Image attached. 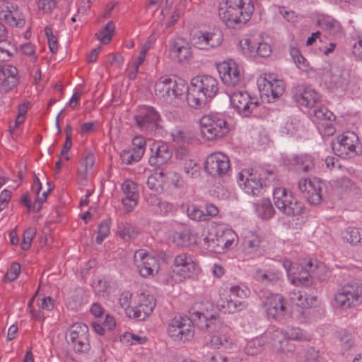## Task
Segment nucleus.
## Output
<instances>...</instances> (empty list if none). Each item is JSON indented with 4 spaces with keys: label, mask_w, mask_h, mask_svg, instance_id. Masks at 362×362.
Returning a JSON list of instances; mask_svg holds the SVG:
<instances>
[{
    "label": "nucleus",
    "mask_w": 362,
    "mask_h": 362,
    "mask_svg": "<svg viewBox=\"0 0 362 362\" xmlns=\"http://www.w3.org/2000/svg\"><path fill=\"white\" fill-rule=\"evenodd\" d=\"M218 81L211 76L201 75L194 77L186 91L188 105L194 109L202 108L218 93Z\"/></svg>",
    "instance_id": "obj_1"
},
{
    "label": "nucleus",
    "mask_w": 362,
    "mask_h": 362,
    "mask_svg": "<svg viewBox=\"0 0 362 362\" xmlns=\"http://www.w3.org/2000/svg\"><path fill=\"white\" fill-rule=\"evenodd\" d=\"M253 12L252 0H224L218 6L219 18L230 28H237L245 24Z\"/></svg>",
    "instance_id": "obj_2"
},
{
    "label": "nucleus",
    "mask_w": 362,
    "mask_h": 362,
    "mask_svg": "<svg viewBox=\"0 0 362 362\" xmlns=\"http://www.w3.org/2000/svg\"><path fill=\"white\" fill-rule=\"evenodd\" d=\"M187 90L184 80L168 76H161L154 85L156 95L173 105L179 104Z\"/></svg>",
    "instance_id": "obj_3"
},
{
    "label": "nucleus",
    "mask_w": 362,
    "mask_h": 362,
    "mask_svg": "<svg viewBox=\"0 0 362 362\" xmlns=\"http://www.w3.org/2000/svg\"><path fill=\"white\" fill-rule=\"evenodd\" d=\"M273 173L263 169H244L238 174V182L244 192L252 197L260 196L263 194L267 185V175Z\"/></svg>",
    "instance_id": "obj_4"
},
{
    "label": "nucleus",
    "mask_w": 362,
    "mask_h": 362,
    "mask_svg": "<svg viewBox=\"0 0 362 362\" xmlns=\"http://www.w3.org/2000/svg\"><path fill=\"white\" fill-rule=\"evenodd\" d=\"M331 145L334 153L341 158H354L362 155V143L358 135L351 131L339 135Z\"/></svg>",
    "instance_id": "obj_5"
},
{
    "label": "nucleus",
    "mask_w": 362,
    "mask_h": 362,
    "mask_svg": "<svg viewBox=\"0 0 362 362\" xmlns=\"http://www.w3.org/2000/svg\"><path fill=\"white\" fill-rule=\"evenodd\" d=\"M334 301L337 307L344 310L362 305V284L357 281L346 283L338 289Z\"/></svg>",
    "instance_id": "obj_6"
},
{
    "label": "nucleus",
    "mask_w": 362,
    "mask_h": 362,
    "mask_svg": "<svg viewBox=\"0 0 362 362\" xmlns=\"http://www.w3.org/2000/svg\"><path fill=\"white\" fill-rule=\"evenodd\" d=\"M201 134L206 139L212 141L224 136L228 132L226 119L218 114L203 116L200 119Z\"/></svg>",
    "instance_id": "obj_7"
},
{
    "label": "nucleus",
    "mask_w": 362,
    "mask_h": 362,
    "mask_svg": "<svg viewBox=\"0 0 362 362\" xmlns=\"http://www.w3.org/2000/svg\"><path fill=\"white\" fill-rule=\"evenodd\" d=\"M274 202L276 208L288 216H297L305 210L304 204L298 202L285 188H276L273 192Z\"/></svg>",
    "instance_id": "obj_8"
},
{
    "label": "nucleus",
    "mask_w": 362,
    "mask_h": 362,
    "mask_svg": "<svg viewBox=\"0 0 362 362\" xmlns=\"http://www.w3.org/2000/svg\"><path fill=\"white\" fill-rule=\"evenodd\" d=\"M194 324L192 316H175L168 325V334L174 341H190L194 335Z\"/></svg>",
    "instance_id": "obj_9"
},
{
    "label": "nucleus",
    "mask_w": 362,
    "mask_h": 362,
    "mask_svg": "<svg viewBox=\"0 0 362 362\" xmlns=\"http://www.w3.org/2000/svg\"><path fill=\"white\" fill-rule=\"evenodd\" d=\"M196 305H202L199 310L192 313V317L195 325L203 331L214 332H217L220 327V322L217 320V315L213 312L214 304L209 301L202 302Z\"/></svg>",
    "instance_id": "obj_10"
},
{
    "label": "nucleus",
    "mask_w": 362,
    "mask_h": 362,
    "mask_svg": "<svg viewBox=\"0 0 362 362\" xmlns=\"http://www.w3.org/2000/svg\"><path fill=\"white\" fill-rule=\"evenodd\" d=\"M230 101L236 112L245 117L256 115L261 105L257 99L251 98L247 92L241 90L233 92L230 95Z\"/></svg>",
    "instance_id": "obj_11"
},
{
    "label": "nucleus",
    "mask_w": 362,
    "mask_h": 362,
    "mask_svg": "<svg viewBox=\"0 0 362 362\" xmlns=\"http://www.w3.org/2000/svg\"><path fill=\"white\" fill-rule=\"evenodd\" d=\"M66 339L76 353H86L90 349L89 329L83 323H76L69 329Z\"/></svg>",
    "instance_id": "obj_12"
},
{
    "label": "nucleus",
    "mask_w": 362,
    "mask_h": 362,
    "mask_svg": "<svg viewBox=\"0 0 362 362\" xmlns=\"http://www.w3.org/2000/svg\"><path fill=\"white\" fill-rule=\"evenodd\" d=\"M267 345L273 352L287 358L291 357L293 354V346L286 340L283 329H276L272 332L267 331L264 334Z\"/></svg>",
    "instance_id": "obj_13"
},
{
    "label": "nucleus",
    "mask_w": 362,
    "mask_h": 362,
    "mask_svg": "<svg viewBox=\"0 0 362 362\" xmlns=\"http://www.w3.org/2000/svg\"><path fill=\"white\" fill-rule=\"evenodd\" d=\"M134 118L137 127L146 132H152L157 129L161 119L159 112L151 106L139 107Z\"/></svg>",
    "instance_id": "obj_14"
},
{
    "label": "nucleus",
    "mask_w": 362,
    "mask_h": 362,
    "mask_svg": "<svg viewBox=\"0 0 362 362\" xmlns=\"http://www.w3.org/2000/svg\"><path fill=\"white\" fill-rule=\"evenodd\" d=\"M134 261L138 272L143 277L153 276L158 271V259L144 250H139L134 253Z\"/></svg>",
    "instance_id": "obj_15"
},
{
    "label": "nucleus",
    "mask_w": 362,
    "mask_h": 362,
    "mask_svg": "<svg viewBox=\"0 0 362 362\" xmlns=\"http://www.w3.org/2000/svg\"><path fill=\"white\" fill-rule=\"evenodd\" d=\"M204 169L213 177H221L230 169L229 158L221 153H211L206 159Z\"/></svg>",
    "instance_id": "obj_16"
},
{
    "label": "nucleus",
    "mask_w": 362,
    "mask_h": 362,
    "mask_svg": "<svg viewBox=\"0 0 362 362\" xmlns=\"http://www.w3.org/2000/svg\"><path fill=\"white\" fill-rule=\"evenodd\" d=\"M197 267V263L191 255L182 252L175 257L173 272L182 280L190 277L195 273Z\"/></svg>",
    "instance_id": "obj_17"
},
{
    "label": "nucleus",
    "mask_w": 362,
    "mask_h": 362,
    "mask_svg": "<svg viewBox=\"0 0 362 362\" xmlns=\"http://www.w3.org/2000/svg\"><path fill=\"white\" fill-rule=\"evenodd\" d=\"M218 72L223 83L228 86H236L240 79V69L232 59H228L216 65Z\"/></svg>",
    "instance_id": "obj_18"
},
{
    "label": "nucleus",
    "mask_w": 362,
    "mask_h": 362,
    "mask_svg": "<svg viewBox=\"0 0 362 362\" xmlns=\"http://www.w3.org/2000/svg\"><path fill=\"white\" fill-rule=\"evenodd\" d=\"M156 306V299L153 295L141 293L138 296V303L131 311L129 316L138 320H144L153 312Z\"/></svg>",
    "instance_id": "obj_19"
},
{
    "label": "nucleus",
    "mask_w": 362,
    "mask_h": 362,
    "mask_svg": "<svg viewBox=\"0 0 362 362\" xmlns=\"http://www.w3.org/2000/svg\"><path fill=\"white\" fill-rule=\"evenodd\" d=\"M284 299L279 294L270 293L263 300L265 313L269 318L280 320L286 314Z\"/></svg>",
    "instance_id": "obj_20"
},
{
    "label": "nucleus",
    "mask_w": 362,
    "mask_h": 362,
    "mask_svg": "<svg viewBox=\"0 0 362 362\" xmlns=\"http://www.w3.org/2000/svg\"><path fill=\"white\" fill-rule=\"evenodd\" d=\"M148 163L151 166H160L168 163L173 156V151L168 144L161 141L153 142L150 146Z\"/></svg>",
    "instance_id": "obj_21"
},
{
    "label": "nucleus",
    "mask_w": 362,
    "mask_h": 362,
    "mask_svg": "<svg viewBox=\"0 0 362 362\" xmlns=\"http://www.w3.org/2000/svg\"><path fill=\"white\" fill-rule=\"evenodd\" d=\"M19 76L18 69L11 64L0 65V89L8 92L18 86Z\"/></svg>",
    "instance_id": "obj_22"
},
{
    "label": "nucleus",
    "mask_w": 362,
    "mask_h": 362,
    "mask_svg": "<svg viewBox=\"0 0 362 362\" xmlns=\"http://www.w3.org/2000/svg\"><path fill=\"white\" fill-rule=\"evenodd\" d=\"M192 42L197 49L208 50L219 46L222 42V39L219 33L205 32L194 35Z\"/></svg>",
    "instance_id": "obj_23"
},
{
    "label": "nucleus",
    "mask_w": 362,
    "mask_h": 362,
    "mask_svg": "<svg viewBox=\"0 0 362 362\" xmlns=\"http://www.w3.org/2000/svg\"><path fill=\"white\" fill-rule=\"evenodd\" d=\"M243 52L250 56L260 57H269L272 52L271 47L265 42H258L250 38H245L240 42Z\"/></svg>",
    "instance_id": "obj_24"
},
{
    "label": "nucleus",
    "mask_w": 362,
    "mask_h": 362,
    "mask_svg": "<svg viewBox=\"0 0 362 362\" xmlns=\"http://www.w3.org/2000/svg\"><path fill=\"white\" fill-rule=\"evenodd\" d=\"M285 90V83L283 81L275 78L274 76L269 74L263 80L262 91L268 98L270 102V97L272 100L279 98Z\"/></svg>",
    "instance_id": "obj_25"
},
{
    "label": "nucleus",
    "mask_w": 362,
    "mask_h": 362,
    "mask_svg": "<svg viewBox=\"0 0 362 362\" xmlns=\"http://www.w3.org/2000/svg\"><path fill=\"white\" fill-rule=\"evenodd\" d=\"M170 55L180 63L187 61L192 56L191 48L182 38H177L170 42Z\"/></svg>",
    "instance_id": "obj_26"
},
{
    "label": "nucleus",
    "mask_w": 362,
    "mask_h": 362,
    "mask_svg": "<svg viewBox=\"0 0 362 362\" xmlns=\"http://www.w3.org/2000/svg\"><path fill=\"white\" fill-rule=\"evenodd\" d=\"M293 97L301 106L314 107L317 101V93L310 87L298 86Z\"/></svg>",
    "instance_id": "obj_27"
},
{
    "label": "nucleus",
    "mask_w": 362,
    "mask_h": 362,
    "mask_svg": "<svg viewBox=\"0 0 362 362\" xmlns=\"http://www.w3.org/2000/svg\"><path fill=\"white\" fill-rule=\"evenodd\" d=\"M306 267H309V270L308 269L302 268L300 271L298 273L288 274V279L291 283L296 286H308L311 284V276L310 272L315 271L317 268V266L313 269V264L311 262H308L306 263Z\"/></svg>",
    "instance_id": "obj_28"
},
{
    "label": "nucleus",
    "mask_w": 362,
    "mask_h": 362,
    "mask_svg": "<svg viewBox=\"0 0 362 362\" xmlns=\"http://www.w3.org/2000/svg\"><path fill=\"white\" fill-rule=\"evenodd\" d=\"M217 306L223 313H234L243 310L246 304L244 300L235 299L229 295L225 299L221 298L217 303Z\"/></svg>",
    "instance_id": "obj_29"
},
{
    "label": "nucleus",
    "mask_w": 362,
    "mask_h": 362,
    "mask_svg": "<svg viewBox=\"0 0 362 362\" xmlns=\"http://www.w3.org/2000/svg\"><path fill=\"white\" fill-rule=\"evenodd\" d=\"M283 331L286 338L293 341H310L313 338L310 333L298 327L287 326Z\"/></svg>",
    "instance_id": "obj_30"
},
{
    "label": "nucleus",
    "mask_w": 362,
    "mask_h": 362,
    "mask_svg": "<svg viewBox=\"0 0 362 362\" xmlns=\"http://www.w3.org/2000/svg\"><path fill=\"white\" fill-rule=\"evenodd\" d=\"M256 214L263 220H268L273 217L275 210L269 199L263 198L254 204Z\"/></svg>",
    "instance_id": "obj_31"
},
{
    "label": "nucleus",
    "mask_w": 362,
    "mask_h": 362,
    "mask_svg": "<svg viewBox=\"0 0 362 362\" xmlns=\"http://www.w3.org/2000/svg\"><path fill=\"white\" fill-rule=\"evenodd\" d=\"M234 233L230 230H217L215 233L216 245L218 246L220 252L231 247L233 243Z\"/></svg>",
    "instance_id": "obj_32"
},
{
    "label": "nucleus",
    "mask_w": 362,
    "mask_h": 362,
    "mask_svg": "<svg viewBox=\"0 0 362 362\" xmlns=\"http://www.w3.org/2000/svg\"><path fill=\"white\" fill-rule=\"evenodd\" d=\"M296 168V170L303 173H309L314 169V162L309 155L293 156L290 160Z\"/></svg>",
    "instance_id": "obj_33"
},
{
    "label": "nucleus",
    "mask_w": 362,
    "mask_h": 362,
    "mask_svg": "<svg viewBox=\"0 0 362 362\" xmlns=\"http://www.w3.org/2000/svg\"><path fill=\"white\" fill-rule=\"evenodd\" d=\"M211 344L214 348L218 349H232L234 346L233 339L228 334L223 332L218 334L213 335L211 338Z\"/></svg>",
    "instance_id": "obj_34"
},
{
    "label": "nucleus",
    "mask_w": 362,
    "mask_h": 362,
    "mask_svg": "<svg viewBox=\"0 0 362 362\" xmlns=\"http://www.w3.org/2000/svg\"><path fill=\"white\" fill-rule=\"evenodd\" d=\"M323 184L314 180L310 187H308V192L304 196L308 202L311 204H318L322 201V191Z\"/></svg>",
    "instance_id": "obj_35"
},
{
    "label": "nucleus",
    "mask_w": 362,
    "mask_h": 362,
    "mask_svg": "<svg viewBox=\"0 0 362 362\" xmlns=\"http://www.w3.org/2000/svg\"><path fill=\"white\" fill-rule=\"evenodd\" d=\"M260 238L253 231L247 230L244 233L243 247L247 253L257 251L259 247Z\"/></svg>",
    "instance_id": "obj_36"
},
{
    "label": "nucleus",
    "mask_w": 362,
    "mask_h": 362,
    "mask_svg": "<svg viewBox=\"0 0 362 362\" xmlns=\"http://www.w3.org/2000/svg\"><path fill=\"white\" fill-rule=\"evenodd\" d=\"M348 74L338 68L332 69L329 74V83L336 88H343L348 83Z\"/></svg>",
    "instance_id": "obj_37"
},
{
    "label": "nucleus",
    "mask_w": 362,
    "mask_h": 362,
    "mask_svg": "<svg viewBox=\"0 0 362 362\" xmlns=\"http://www.w3.org/2000/svg\"><path fill=\"white\" fill-rule=\"evenodd\" d=\"M312 115L317 125L327 120L334 121V115L326 107L323 105L314 106Z\"/></svg>",
    "instance_id": "obj_38"
},
{
    "label": "nucleus",
    "mask_w": 362,
    "mask_h": 362,
    "mask_svg": "<svg viewBox=\"0 0 362 362\" xmlns=\"http://www.w3.org/2000/svg\"><path fill=\"white\" fill-rule=\"evenodd\" d=\"M117 231L119 237L125 241L135 239L139 235L138 229L127 222L120 223Z\"/></svg>",
    "instance_id": "obj_39"
},
{
    "label": "nucleus",
    "mask_w": 362,
    "mask_h": 362,
    "mask_svg": "<svg viewBox=\"0 0 362 362\" xmlns=\"http://www.w3.org/2000/svg\"><path fill=\"white\" fill-rule=\"evenodd\" d=\"M267 339L264 334L249 341L245 346V352L248 355L254 356L260 353L266 345Z\"/></svg>",
    "instance_id": "obj_40"
},
{
    "label": "nucleus",
    "mask_w": 362,
    "mask_h": 362,
    "mask_svg": "<svg viewBox=\"0 0 362 362\" xmlns=\"http://www.w3.org/2000/svg\"><path fill=\"white\" fill-rule=\"evenodd\" d=\"M343 238L353 245L362 244V229L349 227L343 233Z\"/></svg>",
    "instance_id": "obj_41"
},
{
    "label": "nucleus",
    "mask_w": 362,
    "mask_h": 362,
    "mask_svg": "<svg viewBox=\"0 0 362 362\" xmlns=\"http://www.w3.org/2000/svg\"><path fill=\"white\" fill-rule=\"evenodd\" d=\"M255 278L264 284H269L279 281L280 274L279 272H274L272 271L263 272L259 269L255 272Z\"/></svg>",
    "instance_id": "obj_42"
},
{
    "label": "nucleus",
    "mask_w": 362,
    "mask_h": 362,
    "mask_svg": "<svg viewBox=\"0 0 362 362\" xmlns=\"http://www.w3.org/2000/svg\"><path fill=\"white\" fill-rule=\"evenodd\" d=\"M181 165L184 172L188 177H196L199 175L200 167L197 163L191 158L183 160V161L181 162Z\"/></svg>",
    "instance_id": "obj_43"
},
{
    "label": "nucleus",
    "mask_w": 362,
    "mask_h": 362,
    "mask_svg": "<svg viewBox=\"0 0 362 362\" xmlns=\"http://www.w3.org/2000/svg\"><path fill=\"white\" fill-rule=\"evenodd\" d=\"M173 243L179 247H187L190 245V232L182 230L175 232L172 235Z\"/></svg>",
    "instance_id": "obj_44"
},
{
    "label": "nucleus",
    "mask_w": 362,
    "mask_h": 362,
    "mask_svg": "<svg viewBox=\"0 0 362 362\" xmlns=\"http://www.w3.org/2000/svg\"><path fill=\"white\" fill-rule=\"evenodd\" d=\"M115 29V26L113 22H107L99 33L96 34L98 40H99L103 44H108L112 40Z\"/></svg>",
    "instance_id": "obj_45"
},
{
    "label": "nucleus",
    "mask_w": 362,
    "mask_h": 362,
    "mask_svg": "<svg viewBox=\"0 0 362 362\" xmlns=\"http://www.w3.org/2000/svg\"><path fill=\"white\" fill-rule=\"evenodd\" d=\"M288 296L291 303L298 306L303 308L312 306V303L308 302V298L299 290L294 289L289 293Z\"/></svg>",
    "instance_id": "obj_46"
},
{
    "label": "nucleus",
    "mask_w": 362,
    "mask_h": 362,
    "mask_svg": "<svg viewBox=\"0 0 362 362\" xmlns=\"http://www.w3.org/2000/svg\"><path fill=\"white\" fill-rule=\"evenodd\" d=\"M32 192L35 194L37 197V201L45 202L47 200V195L50 193L52 188L49 187L47 190L43 192L42 194H40L41 189H42V184L40 181V179L35 175V179L33 182L32 187H31Z\"/></svg>",
    "instance_id": "obj_47"
},
{
    "label": "nucleus",
    "mask_w": 362,
    "mask_h": 362,
    "mask_svg": "<svg viewBox=\"0 0 362 362\" xmlns=\"http://www.w3.org/2000/svg\"><path fill=\"white\" fill-rule=\"evenodd\" d=\"M290 54L296 64L301 69H305L308 66V62L305 58L301 54L299 49L296 47H291L289 49Z\"/></svg>",
    "instance_id": "obj_48"
},
{
    "label": "nucleus",
    "mask_w": 362,
    "mask_h": 362,
    "mask_svg": "<svg viewBox=\"0 0 362 362\" xmlns=\"http://www.w3.org/2000/svg\"><path fill=\"white\" fill-rule=\"evenodd\" d=\"M142 158L141 151L136 152L133 149L123 151L121 153V159L123 163L131 165L134 162H138Z\"/></svg>",
    "instance_id": "obj_49"
},
{
    "label": "nucleus",
    "mask_w": 362,
    "mask_h": 362,
    "mask_svg": "<svg viewBox=\"0 0 362 362\" xmlns=\"http://www.w3.org/2000/svg\"><path fill=\"white\" fill-rule=\"evenodd\" d=\"M337 337L341 342V349L344 351H349L354 345L352 335L344 330L338 332Z\"/></svg>",
    "instance_id": "obj_50"
},
{
    "label": "nucleus",
    "mask_w": 362,
    "mask_h": 362,
    "mask_svg": "<svg viewBox=\"0 0 362 362\" xmlns=\"http://www.w3.org/2000/svg\"><path fill=\"white\" fill-rule=\"evenodd\" d=\"M171 136L173 138V141L181 144H189L191 141V137L188 133V132L176 128L175 129L172 133Z\"/></svg>",
    "instance_id": "obj_51"
},
{
    "label": "nucleus",
    "mask_w": 362,
    "mask_h": 362,
    "mask_svg": "<svg viewBox=\"0 0 362 362\" xmlns=\"http://www.w3.org/2000/svg\"><path fill=\"white\" fill-rule=\"evenodd\" d=\"M122 189L126 198L139 197L137 186L135 182L130 180H127L124 182L122 185Z\"/></svg>",
    "instance_id": "obj_52"
},
{
    "label": "nucleus",
    "mask_w": 362,
    "mask_h": 362,
    "mask_svg": "<svg viewBox=\"0 0 362 362\" xmlns=\"http://www.w3.org/2000/svg\"><path fill=\"white\" fill-rule=\"evenodd\" d=\"M110 232V222L108 220L103 221L98 226V235L95 241L98 244H101L103 241L109 235Z\"/></svg>",
    "instance_id": "obj_53"
},
{
    "label": "nucleus",
    "mask_w": 362,
    "mask_h": 362,
    "mask_svg": "<svg viewBox=\"0 0 362 362\" xmlns=\"http://www.w3.org/2000/svg\"><path fill=\"white\" fill-rule=\"evenodd\" d=\"M187 213L188 217L196 221H206V215H204V211L201 210L196 205H190L187 207Z\"/></svg>",
    "instance_id": "obj_54"
},
{
    "label": "nucleus",
    "mask_w": 362,
    "mask_h": 362,
    "mask_svg": "<svg viewBox=\"0 0 362 362\" xmlns=\"http://www.w3.org/2000/svg\"><path fill=\"white\" fill-rule=\"evenodd\" d=\"M250 290L247 288L235 286L230 288L229 295L235 299L243 300L248 296Z\"/></svg>",
    "instance_id": "obj_55"
},
{
    "label": "nucleus",
    "mask_w": 362,
    "mask_h": 362,
    "mask_svg": "<svg viewBox=\"0 0 362 362\" xmlns=\"http://www.w3.org/2000/svg\"><path fill=\"white\" fill-rule=\"evenodd\" d=\"M44 32L47 38L49 48L51 52L56 53L58 49V41L56 36L53 34L52 29L49 27H46Z\"/></svg>",
    "instance_id": "obj_56"
},
{
    "label": "nucleus",
    "mask_w": 362,
    "mask_h": 362,
    "mask_svg": "<svg viewBox=\"0 0 362 362\" xmlns=\"http://www.w3.org/2000/svg\"><path fill=\"white\" fill-rule=\"evenodd\" d=\"M8 11L3 13L1 18H3L4 21L11 26H21L23 21L19 19L17 20L15 13L13 11L7 6Z\"/></svg>",
    "instance_id": "obj_57"
},
{
    "label": "nucleus",
    "mask_w": 362,
    "mask_h": 362,
    "mask_svg": "<svg viewBox=\"0 0 362 362\" xmlns=\"http://www.w3.org/2000/svg\"><path fill=\"white\" fill-rule=\"evenodd\" d=\"M57 0H39L37 7L43 13H51L57 6Z\"/></svg>",
    "instance_id": "obj_58"
},
{
    "label": "nucleus",
    "mask_w": 362,
    "mask_h": 362,
    "mask_svg": "<svg viewBox=\"0 0 362 362\" xmlns=\"http://www.w3.org/2000/svg\"><path fill=\"white\" fill-rule=\"evenodd\" d=\"M20 270L21 265L17 262H13L4 276V281H14L18 277Z\"/></svg>",
    "instance_id": "obj_59"
},
{
    "label": "nucleus",
    "mask_w": 362,
    "mask_h": 362,
    "mask_svg": "<svg viewBox=\"0 0 362 362\" xmlns=\"http://www.w3.org/2000/svg\"><path fill=\"white\" fill-rule=\"evenodd\" d=\"M35 235V230L34 228H28L23 233V242L21 243V248L27 250L30 248L31 243Z\"/></svg>",
    "instance_id": "obj_60"
},
{
    "label": "nucleus",
    "mask_w": 362,
    "mask_h": 362,
    "mask_svg": "<svg viewBox=\"0 0 362 362\" xmlns=\"http://www.w3.org/2000/svg\"><path fill=\"white\" fill-rule=\"evenodd\" d=\"M158 173L150 175L147 179V186L150 189L155 192H160L163 188L161 186V182L158 180L157 177Z\"/></svg>",
    "instance_id": "obj_61"
},
{
    "label": "nucleus",
    "mask_w": 362,
    "mask_h": 362,
    "mask_svg": "<svg viewBox=\"0 0 362 362\" xmlns=\"http://www.w3.org/2000/svg\"><path fill=\"white\" fill-rule=\"evenodd\" d=\"M92 286L96 294L103 295L107 290V284L103 278L98 277L93 280Z\"/></svg>",
    "instance_id": "obj_62"
},
{
    "label": "nucleus",
    "mask_w": 362,
    "mask_h": 362,
    "mask_svg": "<svg viewBox=\"0 0 362 362\" xmlns=\"http://www.w3.org/2000/svg\"><path fill=\"white\" fill-rule=\"evenodd\" d=\"M204 242L209 250L220 253L219 247L216 245V238H215V233L209 234L204 238Z\"/></svg>",
    "instance_id": "obj_63"
},
{
    "label": "nucleus",
    "mask_w": 362,
    "mask_h": 362,
    "mask_svg": "<svg viewBox=\"0 0 362 362\" xmlns=\"http://www.w3.org/2000/svg\"><path fill=\"white\" fill-rule=\"evenodd\" d=\"M305 362H320L319 351L314 348L308 349L305 354Z\"/></svg>",
    "instance_id": "obj_64"
}]
</instances>
